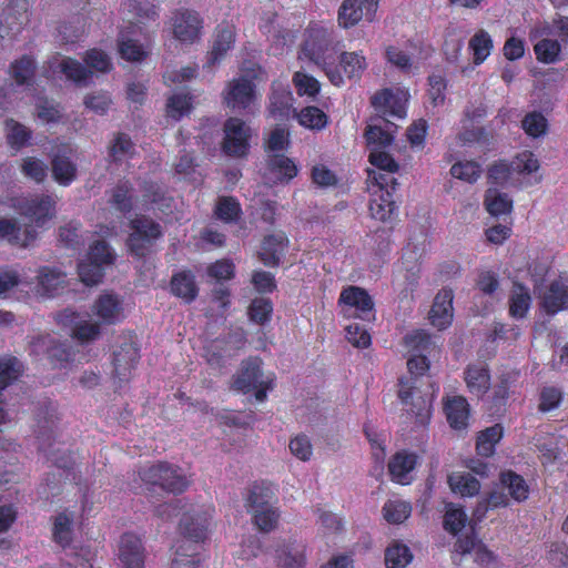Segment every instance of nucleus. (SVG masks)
Returning a JSON list of instances; mask_svg holds the SVG:
<instances>
[{"mask_svg": "<svg viewBox=\"0 0 568 568\" xmlns=\"http://www.w3.org/2000/svg\"><path fill=\"white\" fill-rule=\"evenodd\" d=\"M122 4L126 11L135 16L140 23L154 21L159 16L158 6L151 0H124Z\"/></svg>", "mask_w": 568, "mask_h": 568, "instance_id": "3c124183", "label": "nucleus"}, {"mask_svg": "<svg viewBox=\"0 0 568 568\" xmlns=\"http://www.w3.org/2000/svg\"><path fill=\"white\" fill-rule=\"evenodd\" d=\"M514 209V201L508 194L500 193L498 195V214H499V245L513 234V220L511 212Z\"/></svg>", "mask_w": 568, "mask_h": 568, "instance_id": "ea45409f", "label": "nucleus"}, {"mask_svg": "<svg viewBox=\"0 0 568 568\" xmlns=\"http://www.w3.org/2000/svg\"><path fill=\"white\" fill-rule=\"evenodd\" d=\"M29 21V0H8L0 19V38L14 39Z\"/></svg>", "mask_w": 568, "mask_h": 568, "instance_id": "f8f14e48", "label": "nucleus"}, {"mask_svg": "<svg viewBox=\"0 0 568 568\" xmlns=\"http://www.w3.org/2000/svg\"><path fill=\"white\" fill-rule=\"evenodd\" d=\"M531 305V295L527 286L523 284L515 285V290L509 301V313L513 318H524L527 316Z\"/></svg>", "mask_w": 568, "mask_h": 568, "instance_id": "c03bdc74", "label": "nucleus"}, {"mask_svg": "<svg viewBox=\"0 0 568 568\" xmlns=\"http://www.w3.org/2000/svg\"><path fill=\"white\" fill-rule=\"evenodd\" d=\"M275 559L277 568H304L305 545L296 540H284L276 549Z\"/></svg>", "mask_w": 568, "mask_h": 568, "instance_id": "bb28decb", "label": "nucleus"}, {"mask_svg": "<svg viewBox=\"0 0 568 568\" xmlns=\"http://www.w3.org/2000/svg\"><path fill=\"white\" fill-rule=\"evenodd\" d=\"M266 169L270 174L274 175L276 183H288L293 181L298 173L297 164L281 153L267 155Z\"/></svg>", "mask_w": 568, "mask_h": 568, "instance_id": "7c9ffc66", "label": "nucleus"}, {"mask_svg": "<svg viewBox=\"0 0 568 568\" xmlns=\"http://www.w3.org/2000/svg\"><path fill=\"white\" fill-rule=\"evenodd\" d=\"M379 124H369L365 129V139L369 150L372 149H386L392 145L394 141V133L396 125L384 116H379Z\"/></svg>", "mask_w": 568, "mask_h": 568, "instance_id": "cd10ccee", "label": "nucleus"}, {"mask_svg": "<svg viewBox=\"0 0 568 568\" xmlns=\"http://www.w3.org/2000/svg\"><path fill=\"white\" fill-rule=\"evenodd\" d=\"M138 476L148 489L159 487L173 494H182L189 487V480L185 475L180 473L178 466L168 462H158L152 465L143 466L138 470Z\"/></svg>", "mask_w": 568, "mask_h": 568, "instance_id": "39448f33", "label": "nucleus"}, {"mask_svg": "<svg viewBox=\"0 0 568 568\" xmlns=\"http://www.w3.org/2000/svg\"><path fill=\"white\" fill-rule=\"evenodd\" d=\"M119 568H144L145 549L142 539L133 532H124L118 545Z\"/></svg>", "mask_w": 568, "mask_h": 568, "instance_id": "dca6fc26", "label": "nucleus"}, {"mask_svg": "<svg viewBox=\"0 0 568 568\" xmlns=\"http://www.w3.org/2000/svg\"><path fill=\"white\" fill-rule=\"evenodd\" d=\"M52 540L67 548L72 540V516L65 511L60 513L52 525Z\"/></svg>", "mask_w": 568, "mask_h": 568, "instance_id": "8fccbe9b", "label": "nucleus"}, {"mask_svg": "<svg viewBox=\"0 0 568 568\" xmlns=\"http://www.w3.org/2000/svg\"><path fill=\"white\" fill-rule=\"evenodd\" d=\"M260 70V68L252 69L254 73H252L251 77L242 75L229 81L224 92V102L227 108L239 111L248 109L256 97V84L253 80L257 79V74L255 72Z\"/></svg>", "mask_w": 568, "mask_h": 568, "instance_id": "9b49d317", "label": "nucleus"}, {"mask_svg": "<svg viewBox=\"0 0 568 568\" xmlns=\"http://www.w3.org/2000/svg\"><path fill=\"white\" fill-rule=\"evenodd\" d=\"M368 162L374 166V169L367 170L369 183H374V178L377 175L397 183L394 174L400 170V164L384 149H372L368 155Z\"/></svg>", "mask_w": 568, "mask_h": 568, "instance_id": "4be33fe9", "label": "nucleus"}, {"mask_svg": "<svg viewBox=\"0 0 568 568\" xmlns=\"http://www.w3.org/2000/svg\"><path fill=\"white\" fill-rule=\"evenodd\" d=\"M170 291L186 304L194 302L199 295V286L193 272L189 268L175 272L171 277Z\"/></svg>", "mask_w": 568, "mask_h": 568, "instance_id": "b1692460", "label": "nucleus"}, {"mask_svg": "<svg viewBox=\"0 0 568 568\" xmlns=\"http://www.w3.org/2000/svg\"><path fill=\"white\" fill-rule=\"evenodd\" d=\"M413 555L409 547L400 541H393L385 550L387 568H406Z\"/></svg>", "mask_w": 568, "mask_h": 568, "instance_id": "de8ad7c7", "label": "nucleus"}, {"mask_svg": "<svg viewBox=\"0 0 568 568\" xmlns=\"http://www.w3.org/2000/svg\"><path fill=\"white\" fill-rule=\"evenodd\" d=\"M465 382L468 390L481 397L491 385V376L485 363L470 364L465 369Z\"/></svg>", "mask_w": 568, "mask_h": 568, "instance_id": "473e14b6", "label": "nucleus"}, {"mask_svg": "<svg viewBox=\"0 0 568 568\" xmlns=\"http://www.w3.org/2000/svg\"><path fill=\"white\" fill-rule=\"evenodd\" d=\"M274 491L265 481L253 483L245 499L247 513L252 516V523L264 534L274 531L280 523L281 511L271 505Z\"/></svg>", "mask_w": 568, "mask_h": 568, "instance_id": "20e7f679", "label": "nucleus"}, {"mask_svg": "<svg viewBox=\"0 0 568 568\" xmlns=\"http://www.w3.org/2000/svg\"><path fill=\"white\" fill-rule=\"evenodd\" d=\"M499 487L503 491L508 493L506 495L499 493V507L509 505L506 496H510L516 503H523L529 498L530 486L521 475L514 470L499 471Z\"/></svg>", "mask_w": 568, "mask_h": 568, "instance_id": "a211bd4d", "label": "nucleus"}, {"mask_svg": "<svg viewBox=\"0 0 568 568\" xmlns=\"http://www.w3.org/2000/svg\"><path fill=\"white\" fill-rule=\"evenodd\" d=\"M536 60L539 63H557L562 58V45L555 39L544 38L534 44Z\"/></svg>", "mask_w": 568, "mask_h": 568, "instance_id": "79ce46f5", "label": "nucleus"}, {"mask_svg": "<svg viewBox=\"0 0 568 568\" xmlns=\"http://www.w3.org/2000/svg\"><path fill=\"white\" fill-rule=\"evenodd\" d=\"M287 237L284 233H275L266 235L262 241L260 260L266 267H277L281 258L287 248Z\"/></svg>", "mask_w": 568, "mask_h": 568, "instance_id": "a878e982", "label": "nucleus"}, {"mask_svg": "<svg viewBox=\"0 0 568 568\" xmlns=\"http://www.w3.org/2000/svg\"><path fill=\"white\" fill-rule=\"evenodd\" d=\"M171 27L175 40L193 44L202 37L204 19L200 12L182 8L172 12Z\"/></svg>", "mask_w": 568, "mask_h": 568, "instance_id": "9d476101", "label": "nucleus"}, {"mask_svg": "<svg viewBox=\"0 0 568 568\" xmlns=\"http://www.w3.org/2000/svg\"><path fill=\"white\" fill-rule=\"evenodd\" d=\"M207 275L217 282L231 281L236 275V266L232 260L221 258L207 266Z\"/></svg>", "mask_w": 568, "mask_h": 568, "instance_id": "774afa93", "label": "nucleus"}, {"mask_svg": "<svg viewBox=\"0 0 568 568\" xmlns=\"http://www.w3.org/2000/svg\"><path fill=\"white\" fill-rule=\"evenodd\" d=\"M23 374V364L13 355L0 357V394Z\"/></svg>", "mask_w": 568, "mask_h": 568, "instance_id": "a18cd8bd", "label": "nucleus"}, {"mask_svg": "<svg viewBox=\"0 0 568 568\" xmlns=\"http://www.w3.org/2000/svg\"><path fill=\"white\" fill-rule=\"evenodd\" d=\"M92 312L104 325H115L122 318V302L116 294L103 293L94 301Z\"/></svg>", "mask_w": 568, "mask_h": 568, "instance_id": "5701e85b", "label": "nucleus"}, {"mask_svg": "<svg viewBox=\"0 0 568 568\" xmlns=\"http://www.w3.org/2000/svg\"><path fill=\"white\" fill-rule=\"evenodd\" d=\"M448 483L450 489L460 494L463 497H473L477 495L480 489L478 479L468 473L449 476Z\"/></svg>", "mask_w": 568, "mask_h": 568, "instance_id": "864d4df0", "label": "nucleus"}, {"mask_svg": "<svg viewBox=\"0 0 568 568\" xmlns=\"http://www.w3.org/2000/svg\"><path fill=\"white\" fill-rule=\"evenodd\" d=\"M540 308L545 314L554 316L568 310V285L562 280H555L540 296Z\"/></svg>", "mask_w": 568, "mask_h": 568, "instance_id": "aec40b11", "label": "nucleus"}, {"mask_svg": "<svg viewBox=\"0 0 568 568\" xmlns=\"http://www.w3.org/2000/svg\"><path fill=\"white\" fill-rule=\"evenodd\" d=\"M339 42L335 40L331 27L311 23L304 31V41L301 47L303 57L321 65L329 81L339 87L345 83L338 67L335 64Z\"/></svg>", "mask_w": 568, "mask_h": 568, "instance_id": "7ed1b4c3", "label": "nucleus"}, {"mask_svg": "<svg viewBox=\"0 0 568 568\" xmlns=\"http://www.w3.org/2000/svg\"><path fill=\"white\" fill-rule=\"evenodd\" d=\"M548 120L541 112H530L521 119V129L530 138L537 139L548 132Z\"/></svg>", "mask_w": 568, "mask_h": 568, "instance_id": "6e6d98bb", "label": "nucleus"}, {"mask_svg": "<svg viewBox=\"0 0 568 568\" xmlns=\"http://www.w3.org/2000/svg\"><path fill=\"white\" fill-rule=\"evenodd\" d=\"M407 98L404 91L385 88L371 98V104L382 116L405 118Z\"/></svg>", "mask_w": 568, "mask_h": 568, "instance_id": "2eb2a0df", "label": "nucleus"}, {"mask_svg": "<svg viewBox=\"0 0 568 568\" xmlns=\"http://www.w3.org/2000/svg\"><path fill=\"white\" fill-rule=\"evenodd\" d=\"M213 507L196 508L185 513L179 521V532L184 540L176 546L171 568H197L202 558L197 544L205 541L209 535Z\"/></svg>", "mask_w": 568, "mask_h": 568, "instance_id": "f03ea898", "label": "nucleus"}, {"mask_svg": "<svg viewBox=\"0 0 568 568\" xmlns=\"http://www.w3.org/2000/svg\"><path fill=\"white\" fill-rule=\"evenodd\" d=\"M13 206L19 215L28 217L33 224L21 225L16 219L0 217V240L27 248L39 235L37 229L43 227L54 216L57 202L50 195L42 194L18 199Z\"/></svg>", "mask_w": 568, "mask_h": 568, "instance_id": "f257e3e1", "label": "nucleus"}, {"mask_svg": "<svg viewBox=\"0 0 568 568\" xmlns=\"http://www.w3.org/2000/svg\"><path fill=\"white\" fill-rule=\"evenodd\" d=\"M418 464V455L407 450L397 452L388 462V473L392 481L400 485H408L409 473Z\"/></svg>", "mask_w": 568, "mask_h": 568, "instance_id": "393cba45", "label": "nucleus"}, {"mask_svg": "<svg viewBox=\"0 0 568 568\" xmlns=\"http://www.w3.org/2000/svg\"><path fill=\"white\" fill-rule=\"evenodd\" d=\"M338 303L355 308L356 318H374V301L366 290L357 285H348L342 288Z\"/></svg>", "mask_w": 568, "mask_h": 568, "instance_id": "f3484780", "label": "nucleus"}, {"mask_svg": "<svg viewBox=\"0 0 568 568\" xmlns=\"http://www.w3.org/2000/svg\"><path fill=\"white\" fill-rule=\"evenodd\" d=\"M232 387L243 394L255 390L256 400L264 402L267 392L274 388V379H263L262 359L257 356L248 357L242 362Z\"/></svg>", "mask_w": 568, "mask_h": 568, "instance_id": "0eeeda50", "label": "nucleus"}, {"mask_svg": "<svg viewBox=\"0 0 568 568\" xmlns=\"http://www.w3.org/2000/svg\"><path fill=\"white\" fill-rule=\"evenodd\" d=\"M243 215L242 205L237 197L220 196L215 201L213 216L225 224H232L240 221Z\"/></svg>", "mask_w": 568, "mask_h": 568, "instance_id": "e433bc0d", "label": "nucleus"}, {"mask_svg": "<svg viewBox=\"0 0 568 568\" xmlns=\"http://www.w3.org/2000/svg\"><path fill=\"white\" fill-rule=\"evenodd\" d=\"M59 71L72 82L84 83L92 75V70L73 58H63L58 64Z\"/></svg>", "mask_w": 568, "mask_h": 568, "instance_id": "09e8293b", "label": "nucleus"}, {"mask_svg": "<svg viewBox=\"0 0 568 568\" xmlns=\"http://www.w3.org/2000/svg\"><path fill=\"white\" fill-rule=\"evenodd\" d=\"M428 318L439 331L447 328L454 320V291L442 288L433 300Z\"/></svg>", "mask_w": 568, "mask_h": 568, "instance_id": "6ab92c4d", "label": "nucleus"}, {"mask_svg": "<svg viewBox=\"0 0 568 568\" xmlns=\"http://www.w3.org/2000/svg\"><path fill=\"white\" fill-rule=\"evenodd\" d=\"M21 172L27 179L43 183L48 176V166L38 158L27 156L22 160Z\"/></svg>", "mask_w": 568, "mask_h": 568, "instance_id": "e2e57ef3", "label": "nucleus"}, {"mask_svg": "<svg viewBox=\"0 0 568 568\" xmlns=\"http://www.w3.org/2000/svg\"><path fill=\"white\" fill-rule=\"evenodd\" d=\"M78 273L82 283L93 286L101 283L104 276V266L83 260L78 265Z\"/></svg>", "mask_w": 568, "mask_h": 568, "instance_id": "69168bd1", "label": "nucleus"}, {"mask_svg": "<svg viewBox=\"0 0 568 568\" xmlns=\"http://www.w3.org/2000/svg\"><path fill=\"white\" fill-rule=\"evenodd\" d=\"M37 70V62L31 54H23L9 65V74L18 87L33 84Z\"/></svg>", "mask_w": 568, "mask_h": 568, "instance_id": "72a5a7b5", "label": "nucleus"}, {"mask_svg": "<svg viewBox=\"0 0 568 568\" xmlns=\"http://www.w3.org/2000/svg\"><path fill=\"white\" fill-rule=\"evenodd\" d=\"M494 42L490 36L484 30H479L470 38L468 48L473 51L474 62L479 64L486 60L488 54L491 52Z\"/></svg>", "mask_w": 568, "mask_h": 568, "instance_id": "5fc2aeb1", "label": "nucleus"}, {"mask_svg": "<svg viewBox=\"0 0 568 568\" xmlns=\"http://www.w3.org/2000/svg\"><path fill=\"white\" fill-rule=\"evenodd\" d=\"M85 260L104 267L114 264L115 255L104 240H97L89 246Z\"/></svg>", "mask_w": 568, "mask_h": 568, "instance_id": "13d9d810", "label": "nucleus"}, {"mask_svg": "<svg viewBox=\"0 0 568 568\" xmlns=\"http://www.w3.org/2000/svg\"><path fill=\"white\" fill-rule=\"evenodd\" d=\"M373 190L369 201L371 215L382 222L388 221L397 210L396 191L398 182L386 180L377 175L374 183H371Z\"/></svg>", "mask_w": 568, "mask_h": 568, "instance_id": "1a4fd4ad", "label": "nucleus"}, {"mask_svg": "<svg viewBox=\"0 0 568 568\" xmlns=\"http://www.w3.org/2000/svg\"><path fill=\"white\" fill-rule=\"evenodd\" d=\"M50 166L53 181L62 186L73 184L78 178V166L65 152L53 154Z\"/></svg>", "mask_w": 568, "mask_h": 568, "instance_id": "c756f323", "label": "nucleus"}, {"mask_svg": "<svg viewBox=\"0 0 568 568\" xmlns=\"http://www.w3.org/2000/svg\"><path fill=\"white\" fill-rule=\"evenodd\" d=\"M274 313V304L271 300L257 297L252 300L247 307V317L251 322L265 325Z\"/></svg>", "mask_w": 568, "mask_h": 568, "instance_id": "603ef678", "label": "nucleus"}, {"mask_svg": "<svg viewBox=\"0 0 568 568\" xmlns=\"http://www.w3.org/2000/svg\"><path fill=\"white\" fill-rule=\"evenodd\" d=\"M135 153V145L131 136L124 132H118L113 142L109 145V158L119 164L123 159H131Z\"/></svg>", "mask_w": 568, "mask_h": 568, "instance_id": "37998d69", "label": "nucleus"}, {"mask_svg": "<svg viewBox=\"0 0 568 568\" xmlns=\"http://www.w3.org/2000/svg\"><path fill=\"white\" fill-rule=\"evenodd\" d=\"M300 125L308 130H324L327 128L329 118L327 114L315 105L303 108L297 114Z\"/></svg>", "mask_w": 568, "mask_h": 568, "instance_id": "49530a36", "label": "nucleus"}, {"mask_svg": "<svg viewBox=\"0 0 568 568\" xmlns=\"http://www.w3.org/2000/svg\"><path fill=\"white\" fill-rule=\"evenodd\" d=\"M109 204L121 214H129L134 207L133 185L130 180H120L111 190Z\"/></svg>", "mask_w": 568, "mask_h": 568, "instance_id": "f704fd0d", "label": "nucleus"}, {"mask_svg": "<svg viewBox=\"0 0 568 568\" xmlns=\"http://www.w3.org/2000/svg\"><path fill=\"white\" fill-rule=\"evenodd\" d=\"M140 359V348L132 339H124L113 353V377L116 386L122 387L132 377Z\"/></svg>", "mask_w": 568, "mask_h": 568, "instance_id": "ddd939ff", "label": "nucleus"}, {"mask_svg": "<svg viewBox=\"0 0 568 568\" xmlns=\"http://www.w3.org/2000/svg\"><path fill=\"white\" fill-rule=\"evenodd\" d=\"M466 521L467 516L462 507H448L444 515L443 526L447 532L456 536L465 527Z\"/></svg>", "mask_w": 568, "mask_h": 568, "instance_id": "338daca9", "label": "nucleus"}, {"mask_svg": "<svg viewBox=\"0 0 568 568\" xmlns=\"http://www.w3.org/2000/svg\"><path fill=\"white\" fill-rule=\"evenodd\" d=\"M449 173L455 179L466 183H475L480 176V165L473 161L457 162L450 166Z\"/></svg>", "mask_w": 568, "mask_h": 568, "instance_id": "0e129e2a", "label": "nucleus"}, {"mask_svg": "<svg viewBox=\"0 0 568 568\" xmlns=\"http://www.w3.org/2000/svg\"><path fill=\"white\" fill-rule=\"evenodd\" d=\"M404 345L412 354H429L433 347L432 336L423 331H414L404 337Z\"/></svg>", "mask_w": 568, "mask_h": 568, "instance_id": "4d7b16f0", "label": "nucleus"}, {"mask_svg": "<svg viewBox=\"0 0 568 568\" xmlns=\"http://www.w3.org/2000/svg\"><path fill=\"white\" fill-rule=\"evenodd\" d=\"M444 412L449 426L462 430L468 425L469 404L463 396H453L444 402Z\"/></svg>", "mask_w": 568, "mask_h": 568, "instance_id": "2f4dec72", "label": "nucleus"}, {"mask_svg": "<svg viewBox=\"0 0 568 568\" xmlns=\"http://www.w3.org/2000/svg\"><path fill=\"white\" fill-rule=\"evenodd\" d=\"M7 144L13 151H20L30 144L32 131L21 122L9 118L4 122Z\"/></svg>", "mask_w": 568, "mask_h": 568, "instance_id": "c9c22d12", "label": "nucleus"}, {"mask_svg": "<svg viewBox=\"0 0 568 568\" xmlns=\"http://www.w3.org/2000/svg\"><path fill=\"white\" fill-rule=\"evenodd\" d=\"M236 40V30L233 26L221 24L217 26L214 32L213 43L209 52L207 63L213 65L221 62L226 52L231 49Z\"/></svg>", "mask_w": 568, "mask_h": 568, "instance_id": "c85d7f7f", "label": "nucleus"}, {"mask_svg": "<svg viewBox=\"0 0 568 568\" xmlns=\"http://www.w3.org/2000/svg\"><path fill=\"white\" fill-rule=\"evenodd\" d=\"M293 100L294 97L291 91L274 88L270 95L268 113L274 118H286L292 112Z\"/></svg>", "mask_w": 568, "mask_h": 568, "instance_id": "a19ab883", "label": "nucleus"}, {"mask_svg": "<svg viewBox=\"0 0 568 568\" xmlns=\"http://www.w3.org/2000/svg\"><path fill=\"white\" fill-rule=\"evenodd\" d=\"M410 511V504L403 500H389L383 507L384 518L392 524L405 523Z\"/></svg>", "mask_w": 568, "mask_h": 568, "instance_id": "680f3d73", "label": "nucleus"}, {"mask_svg": "<svg viewBox=\"0 0 568 568\" xmlns=\"http://www.w3.org/2000/svg\"><path fill=\"white\" fill-rule=\"evenodd\" d=\"M222 151L233 159H245L250 153L252 129L239 116H230L223 125Z\"/></svg>", "mask_w": 568, "mask_h": 568, "instance_id": "6e6552de", "label": "nucleus"}, {"mask_svg": "<svg viewBox=\"0 0 568 568\" xmlns=\"http://www.w3.org/2000/svg\"><path fill=\"white\" fill-rule=\"evenodd\" d=\"M378 0H345L338 10V24L353 28L362 19L372 21L377 10Z\"/></svg>", "mask_w": 568, "mask_h": 568, "instance_id": "4468645a", "label": "nucleus"}, {"mask_svg": "<svg viewBox=\"0 0 568 568\" xmlns=\"http://www.w3.org/2000/svg\"><path fill=\"white\" fill-rule=\"evenodd\" d=\"M191 94H173L169 97L166 102V114L178 121L192 111Z\"/></svg>", "mask_w": 568, "mask_h": 568, "instance_id": "052dcab7", "label": "nucleus"}, {"mask_svg": "<svg viewBox=\"0 0 568 568\" xmlns=\"http://www.w3.org/2000/svg\"><path fill=\"white\" fill-rule=\"evenodd\" d=\"M293 83L298 97L315 98L318 95L321 90L320 81L313 75H310L302 71H296L294 73Z\"/></svg>", "mask_w": 568, "mask_h": 568, "instance_id": "bf43d9fd", "label": "nucleus"}, {"mask_svg": "<svg viewBox=\"0 0 568 568\" xmlns=\"http://www.w3.org/2000/svg\"><path fill=\"white\" fill-rule=\"evenodd\" d=\"M38 278L40 292L48 297L58 295L65 283V274L49 266L41 267Z\"/></svg>", "mask_w": 568, "mask_h": 568, "instance_id": "4c0bfd02", "label": "nucleus"}, {"mask_svg": "<svg viewBox=\"0 0 568 568\" xmlns=\"http://www.w3.org/2000/svg\"><path fill=\"white\" fill-rule=\"evenodd\" d=\"M338 63L344 74L349 79H359L367 68V60L362 51L342 52Z\"/></svg>", "mask_w": 568, "mask_h": 568, "instance_id": "58836bf2", "label": "nucleus"}, {"mask_svg": "<svg viewBox=\"0 0 568 568\" xmlns=\"http://www.w3.org/2000/svg\"><path fill=\"white\" fill-rule=\"evenodd\" d=\"M129 226L131 232L125 240L126 250L138 258L148 256L163 234L161 225L149 215H136Z\"/></svg>", "mask_w": 568, "mask_h": 568, "instance_id": "423d86ee", "label": "nucleus"}, {"mask_svg": "<svg viewBox=\"0 0 568 568\" xmlns=\"http://www.w3.org/2000/svg\"><path fill=\"white\" fill-rule=\"evenodd\" d=\"M539 169V162L530 150H523L518 152L511 162L499 160L498 172L499 178L503 176H527L537 172Z\"/></svg>", "mask_w": 568, "mask_h": 568, "instance_id": "412c9836", "label": "nucleus"}]
</instances>
